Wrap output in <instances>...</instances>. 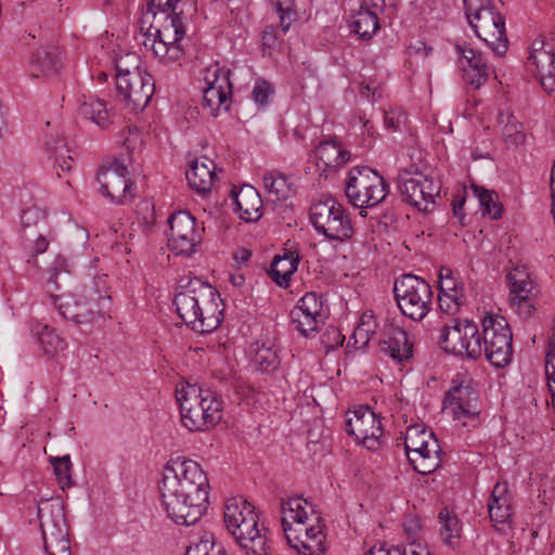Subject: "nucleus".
Returning <instances> with one entry per match:
<instances>
[{
	"instance_id": "13d9d810",
	"label": "nucleus",
	"mask_w": 555,
	"mask_h": 555,
	"mask_svg": "<svg viewBox=\"0 0 555 555\" xmlns=\"http://www.w3.org/2000/svg\"><path fill=\"white\" fill-rule=\"evenodd\" d=\"M262 46L267 49L275 47L278 38L272 26H267L261 34Z\"/></svg>"
},
{
	"instance_id": "052dcab7",
	"label": "nucleus",
	"mask_w": 555,
	"mask_h": 555,
	"mask_svg": "<svg viewBox=\"0 0 555 555\" xmlns=\"http://www.w3.org/2000/svg\"><path fill=\"white\" fill-rule=\"evenodd\" d=\"M353 338L354 344H360L361 347L366 346L370 340L374 339L371 335L363 331V327H360L359 325L353 332Z\"/></svg>"
},
{
	"instance_id": "8fccbe9b",
	"label": "nucleus",
	"mask_w": 555,
	"mask_h": 555,
	"mask_svg": "<svg viewBox=\"0 0 555 555\" xmlns=\"http://www.w3.org/2000/svg\"><path fill=\"white\" fill-rule=\"evenodd\" d=\"M274 93L272 83L264 79H257L251 91V98L260 107H266Z\"/></svg>"
},
{
	"instance_id": "e2e57ef3",
	"label": "nucleus",
	"mask_w": 555,
	"mask_h": 555,
	"mask_svg": "<svg viewBox=\"0 0 555 555\" xmlns=\"http://www.w3.org/2000/svg\"><path fill=\"white\" fill-rule=\"evenodd\" d=\"M464 204H465V198H461L459 199L457 202H454L453 203V215L460 220L462 221L463 218H464V212H463V207H464Z\"/></svg>"
},
{
	"instance_id": "680f3d73",
	"label": "nucleus",
	"mask_w": 555,
	"mask_h": 555,
	"mask_svg": "<svg viewBox=\"0 0 555 555\" xmlns=\"http://www.w3.org/2000/svg\"><path fill=\"white\" fill-rule=\"evenodd\" d=\"M49 247V241L42 234H39L34 242V254L39 255L44 253Z\"/></svg>"
},
{
	"instance_id": "473e14b6",
	"label": "nucleus",
	"mask_w": 555,
	"mask_h": 555,
	"mask_svg": "<svg viewBox=\"0 0 555 555\" xmlns=\"http://www.w3.org/2000/svg\"><path fill=\"white\" fill-rule=\"evenodd\" d=\"M488 511L491 521L506 524L512 516V507L507 495L506 483L498 482L488 502Z\"/></svg>"
},
{
	"instance_id": "864d4df0",
	"label": "nucleus",
	"mask_w": 555,
	"mask_h": 555,
	"mask_svg": "<svg viewBox=\"0 0 555 555\" xmlns=\"http://www.w3.org/2000/svg\"><path fill=\"white\" fill-rule=\"evenodd\" d=\"M46 211L37 205L24 209L21 216L22 225L24 230L31 225H37L40 221L46 219Z\"/></svg>"
},
{
	"instance_id": "f03ea898",
	"label": "nucleus",
	"mask_w": 555,
	"mask_h": 555,
	"mask_svg": "<svg viewBox=\"0 0 555 555\" xmlns=\"http://www.w3.org/2000/svg\"><path fill=\"white\" fill-rule=\"evenodd\" d=\"M183 10L179 12L144 11L139 21L137 39L164 63H173L183 55L181 40L185 35Z\"/></svg>"
},
{
	"instance_id": "2eb2a0df",
	"label": "nucleus",
	"mask_w": 555,
	"mask_h": 555,
	"mask_svg": "<svg viewBox=\"0 0 555 555\" xmlns=\"http://www.w3.org/2000/svg\"><path fill=\"white\" fill-rule=\"evenodd\" d=\"M398 183L403 201L425 212L433 209L441 189L438 180L414 165L399 173Z\"/></svg>"
},
{
	"instance_id": "39448f33",
	"label": "nucleus",
	"mask_w": 555,
	"mask_h": 555,
	"mask_svg": "<svg viewBox=\"0 0 555 555\" xmlns=\"http://www.w3.org/2000/svg\"><path fill=\"white\" fill-rule=\"evenodd\" d=\"M181 422L190 431H204L217 425L222 418L220 397L199 384H180L176 388Z\"/></svg>"
},
{
	"instance_id": "9d476101",
	"label": "nucleus",
	"mask_w": 555,
	"mask_h": 555,
	"mask_svg": "<svg viewBox=\"0 0 555 555\" xmlns=\"http://www.w3.org/2000/svg\"><path fill=\"white\" fill-rule=\"evenodd\" d=\"M43 546L48 555H70L68 526L61 502L43 501L37 507Z\"/></svg>"
},
{
	"instance_id": "7c9ffc66",
	"label": "nucleus",
	"mask_w": 555,
	"mask_h": 555,
	"mask_svg": "<svg viewBox=\"0 0 555 555\" xmlns=\"http://www.w3.org/2000/svg\"><path fill=\"white\" fill-rule=\"evenodd\" d=\"M318 163H322L324 169H337L350 159V152L343 149L336 139L320 142L314 151ZM320 166V164H318Z\"/></svg>"
},
{
	"instance_id": "0e129e2a",
	"label": "nucleus",
	"mask_w": 555,
	"mask_h": 555,
	"mask_svg": "<svg viewBox=\"0 0 555 555\" xmlns=\"http://www.w3.org/2000/svg\"><path fill=\"white\" fill-rule=\"evenodd\" d=\"M385 125L388 127V128H393L396 129L399 125V119L398 118H395L393 116H390V115H386L385 116Z\"/></svg>"
},
{
	"instance_id": "79ce46f5",
	"label": "nucleus",
	"mask_w": 555,
	"mask_h": 555,
	"mask_svg": "<svg viewBox=\"0 0 555 555\" xmlns=\"http://www.w3.org/2000/svg\"><path fill=\"white\" fill-rule=\"evenodd\" d=\"M470 191L478 198L483 216L496 220L502 217L503 206L499 203L498 194L477 184L470 185Z\"/></svg>"
},
{
	"instance_id": "58836bf2",
	"label": "nucleus",
	"mask_w": 555,
	"mask_h": 555,
	"mask_svg": "<svg viewBox=\"0 0 555 555\" xmlns=\"http://www.w3.org/2000/svg\"><path fill=\"white\" fill-rule=\"evenodd\" d=\"M462 319H455L451 324L446 323L438 337L439 346L449 353L462 356L461 343Z\"/></svg>"
},
{
	"instance_id": "9b49d317",
	"label": "nucleus",
	"mask_w": 555,
	"mask_h": 555,
	"mask_svg": "<svg viewBox=\"0 0 555 555\" xmlns=\"http://www.w3.org/2000/svg\"><path fill=\"white\" fill-rule=\"evenodd\" d=\"M310 221L315 231L330 241L347 242L353 236V227L346 208L333 197L310 207Z\"/></svg>"
},
{
	"instance_id": "412c9836",
	"label": "nucleus",
	"mask_w": 555,
	"mask_h": 555,
	"mask_svg": "<svg viewBox=\"0 0 555 555\" xmlns=\"http://www.w3.org/2000/svg\"><path fill=\"white\" fill-rule=\"evenodd\" d=\"M527 67L548 94L555 92V41L538 38L530 48Z\"/></svg>"
},
{
	"instance_id": "393cba45",
	"label": "nucleus",
	"mask_w": 555,
	"mask_h": 555,
	"mask_svg": "<svg viewBox=\"0 0 555 555\" xmlns=\"http://www.w3.org/2000/svg\"><path fill=\"white\" fill-rule=\"evenodd\" d=\"M444 403L453 406L455 418L479 414V395L472 384H456L447 392Z\"/></svg>"
},
{
	"instance_id": "338daca9",
	"label": "nucleus",
	"mask_w": 555,
	"mask_h": 555,
	"mask_svg": "<svg viewBox=\"0 0 555 555\" xmlns=\"http://www.w3.org/2000/svg\"><path fill=\"white\" fill-rule=\"evenodd\" d=\"M386 550L389 555H406L405 552L398 546L386 548ZM411 555H417V554L415 552H412Z\"/></svg>"
},
{
	"instance_id": "dca6fc26",
	"label": "nucleus",
	"mask_w": 555,
	"mask_h": 555,
	"mask_svg": "<svg viewBox=\"0 0 555 555\" xmlns=\"http://www.w3.org/2000/svg\"><path fill=\"white\" fill-rule=\"evenodd\" d=\"M358 325L374 339H378L380 351L389 356L396 364H403L412 357L413 346L403 328L389 325L385 326V333L379 334V325L372 311H364Z\"/></svg>"
},
{
	"instance_id": "5701e85b",
	"label": "nucleus",
	"mask_w": 555,
	"mask_h": 555,
	"mask_svg": "<svg viewBox=\"0 0 555 555\" xmlns=\"http://www.w3.org/2000/svg\"><path fill=\"white\" fill-rule=\"evenodd\" d=\"M282 527L285 534L294 528L302 527L309 522H320L321 516L315 506L301 496L292 498L281 503Z\"/></svg>"
},
{
	"instance_id": "4be33fe9",
	"label": "nucleus",
	"mask_w": 555,
	"mask_h": 555,
	"mask_svg": "<svg viewBox=\"0 0 555 555\" xmlns=\"http://www.w3.org/2000/svg\"><path fill=\"white\" fill-rule=\"evenodd\" d=\"M459 62L466 83L479 88L488 80L492 73L483 54L469 44L456 46Z\"/></svg>"
},
{
	"instance_id": "a19ab883",
	"label": "nucleus",
	"mask_w": 555,
	"mask_h": 555,
	"mask_svg": "<svg viewBox=\"0 0 555 555\" xmlns=\"http://www.w3.org/2000/svg\"><path fill=\"white\" fill-rule=\"evenodd\" d=\"M498 121L502 127V135L509 146H518L525 142L524 126L513 114L500 112Z\"/></svg>"
},
{
	"instance_id": "a878e982",
	"label": "nucleus",
	"mask_w": 555,
	"mask_h": 555,
	"mask_svg": "<svg viewBox=\"0 0 555 555\" xmlns=\"http://www.w3.org/2000/svg\"><path fill=\"white\" fill-rule=\"evenodd\" d=\"M234 211L245 222H256L262 217L263 203L259 192L245 184L238 191L232 190Z\"/></svg>"
},
{
	"instance_id": "423d86ee",
	"label": "nucleus",
	"mask_w": 555,
	"mask_h": 555,
	"mask_svg": "<svg viewBox=\"0 0 555 555\" xmlns=\"http://www.w3.org/2000/svg\"><path fill=\"white\" fill-rule=\"evenodd\" d=\"M49 302L53 305L60 315L77 324L91 323L109 308L111 296L107 294L104 276H98L91 286H85L82 293L74 295L50 294Z\"/></svg>"
},
{
	"instance_id": "cd10ccee",
	"label": "nucleus",
	"mask_w": 555,
	"mask_h": 555,
	"mask_svg": "<svg viewBox=\"0 0 555 555\" xmlns=\"http://www.w3.org/2000/svg\"><path fill=\"white\" fill-rule=\"evenodd\" d=\"M61 67V52L56 47L40 48L33 54L29 64L30 76L37 78L56 75Z\"/></svg>"
},
{
	"instance_id": "37998d69",
	"label": "nucleus",
	"mask_w": 555,
	"mask_h": 555,
	"mask_svg": "<svg viewBox=\"0 0 555 555\" xmlns=\"http://www.w3.org/2000/svg\"><path fill=\"white\" fill-rule=\"evenodd\" d=\"M438 302L441 311L449 315H454L460 312L461 308L466 304V295L464 283L456 285L449 292H443L438 295Z\"/></svg>"
},
{
	"instance_id": "c03bdc74",
	"label": "nucleus",
	"mask_w": 555,
	"mask_h": 555,
	"mask_svg": "<svg viewBox=\"0 0 555 555\" xmlns=\"http://www.w3.org/2000/svg\"><path fill=\"white\" fill-rule=\"evenodd\" d=\"M507 281L511 287V298L533 295V282L526 268L516 267L511 270L507 274Z\"/></svg>"
},
{
	"instance_id": "de8ad7c7",
	"label": "nucleus",
	"mask_w": 555,
	"mask_h": 555,
	"mask_svg": "<svg viewBox=\"0 0 555 555\" xmlns=\"http://www.w3.org/2000/svg\"><path fill=\"white\" fill-rule=\"evenodd\" d=\"M51 463L53 465V469L55 476L57 478L59 485L62 489L69 488L73 485L70 468L72 462L69 455H64L62 457H51Z\"/></svg>"
},
{
	"instance_id": "20e7f679",
	"label": "nucleus",
	"mask_w": 555,
	"mask_h": 555,
	"mask_svg": "<svg viewBox=\"0 0 555 555\" xmlns=\"http://www.w3.org/2000/svg\"><path fill=\"white\" fill-rule=\"evenodd\" d=\"M224 522L243 555H271V533L259 521L255 507L243 498H230L224 505Z\"/></svg>"
},
{
	"instance_id": "0eeeda50",
	"label": "nucleus",
	"mask_w": 555,
	"mask_h": 555,
	"mask_svg": "<svg viewBox=\"0 0 555 555\" xmlns=\"http://www.w3.org/2000/svg\"><path fill=\"white\" fill-rule=\"evenodd\" d=\"M466 18L475 34L485 41L496 55L505 54L507 37L505 18L490 0H464Z\"/></svg>"
},
{
	"instance_id": "6e6d98bb",
	"label": "nucleus",
	"mask_w": 555,
	"mask_h": 555,
	"mask_svg": "<svg viewBox=\"0 0 555 555\" xmlns=\"http://www.w3.org/2000/svg\"><path fill=\"white\" fill-rule=\"evenodd\" d=\"M464 283L460 276L455 275L450 268L442 267L439 274V294L449 292L451 288L456 287Z\"/></svg>"
},
{
	"instance_id": "774afa93",
	"label": "nucleus",
	"mask_w": 555,
	"mask_h": 555,
	"mask_svg": "<svg viewBox=\"0 0 555 555\" xmlns=\"http://www.w3.org/2000/svg\"><path fill=\"white\" fill-rule=\"evenodd\" d=\"M421 46L420 48L416 49V52H423V54L425 56H427L428 54H430V52L433 51V48L429 47V46H426L424 42H421Z\"/></svg>"
},
{
	"instance_id": "5fc2aeb1",
	"label": "nucleus",
	"mask_w": 555,
	"mask_h": 555,
	"mask_svg": "<svg viewBox=\"0 0 555 555\" xmlns=\"http://www.w3.org/2000/svg\"><path fill=\"white\" fill-rule=\"evenodd\" d=\"M273 1H274L273 3L276 8V11L280 15V27L282 28L283 33H286L289 29L292 22L295 21L297 13L289 5L284 8L285 1H283V0H273Z\"/></svg>"
},
{
	"instance_id": "e433bc0d",
	"label": "nucleus",
	"mask_w": 555,
	"mask_h": 555,
	"mask_svg": "<svg viewBox=\"0 0 555 555\" xmlns=\"http://www.w3.org/2000/svg\"><path fill=\"white\" fill-rule=\"evenodd\" d=\"M351 27L360 39H371L379 28L377 11L360 7L359 11L351 16Z\"/></svg>"
},
{
	"instance_id": "72a5a7b5",
	"label": "nucleus",
	"mask_w": 555,
	"mask_h": 555,
	"mask_svg": "<svg viewBox=\"0 0 555 555\" xmlns=\"http://www.w3.org/2000/svg\"><path fill=\"white\" fill-rule=\"evenodd\" d=\"M299 257L293 253L276 256L268 272L269 276L281 287H287L292 275L297 271Z\"/></svg>"
},
{
	"instance_id": "c85d7f7f",
	"label": "nucleus",
	"mask_w": 555,
	"mask_h": 555,
	"mask_svg": "<svg viewBox=\"0 0 555 555\" xmlns=\"http://www.w3.org/2000/svg\"><path fill=\"white\" fill-rule=\"evenodd\" d=\"M44 151L48 157L53 159V166L59 177H61V172H68L72 169L74 158L62 135L52 132L47 133L44 138Z\"/></svg>"
},
{
	"instance_id": "ea45409f",
	"label": "nucleus",
	"mask_w": 555,
	"mask_h": 555,
	"mask_svg": "<svg viewBox=\"0 0 555 555\" xmlns=\"http://www.w3.org/2000/svg\"><path fill=\"white\" fill-rule=\"evenodd\" d=\"M254 363L256 369L261 373L274 372L280 365V359L274 344L270 340L263 341L261 345L256 343Z\"/></svg>"
},
{
	"instance_id": "09e8293b",
	"label": "nucleus",
	"mask_w": 555,
	"mask_h": 555,
	"mask_svg": "<svg viewBox=\"0 0 555 555\" xmlns=\"http://www.w3.org/2000/svg\"><path fill=\"white\" fill-rule=\"evenodd\" d=\"M298 307H301L304 311H312L321 315H326L324 309V299L321 294L315 292L306 293L297 302Z\"/></svg>"
},
{
	"instance_id": "7ed1b4c3",
	"label": "nucleus",
	"mask_w": 555,
	"mask_h": 555,
	"mask_svg": "<svg viewBox=\"0 0 555 555\" xmlns=\"http://www.w3.org/2000/svg\"><path fill=\"white\" fill-rule=\"evenodd\" d=\"M173 305L184 324L202 334L215 331L223 319L220 295L211 285L198 279L180 286Z\"/></svg>"
},
{
	"instance_id": "2f4dec72",
	"label": "nucleus",
	"mask_w": 555,
	"mask_h": 555,
	"mask_svg": "<svg viewBox=\"0 0 555 555\" xmlns=\"http://www.w3.org/2000/svg\"><path fill=\"white\" fill-rule=\"evenodd\" d=\"M262 181L270 201H286L296 192L291 177L278 170L264 172Z\"/></svg>"
},
{
	"instance_id": "bb28decb",
	"label": "nucleus",
	"mask_w": 555,
	"mask_h": 555,
	"mask_svg": "<svg viewBox=\"0 0 555 555\" xmlns=\"http://www.w3.org/2000/svg\"><path fill=\"white\" fill-rule=\"evenodd\" d=\"M190 186L198 194L205 196L210 193L217 179L216 165L208 157L195 158L185 172Z\"/></svg>"
},
{
	"instance_id": "b1692460",
	"label": "nucleus",
	"mask_w": 555,
	"mask_h": 555,
	"mask_svg": "<svg viewBox=\"0 0 555 555\" xmlns=\"http://www.w3.org/2000/svg\"><path fill=\"white\" fill-rule=\"evenodd\" d=\"M288 545L301 555H317L324 552V533L320 522H309L294 528L285 534Z\"/></svg>"
},
{
	"instance_id": "3c124183",
	"label": "nucleus",
	"mask_w": 555,
	"mask_h": 555,
	"mask_svg": "<svg viewBox=\"0 0 555 555\" xmlns=\"http://www.w3.org/2000/svg\"><path fill=\"white\" fill-rule=\"evenodd\" d=\"M545 382H555V326L548 338L544 363Z\"/></svg>"
},
{
	"instance_id": "4d7b16f0",
	"label": "nucleus",
	"mask_w": 555,
	"mask_h": 555,
	"mask_svg": "<svg viewBox=\"0 0 555 555\" xmlns=\"http://www.w3.org/2000/svg\"><path fill=\"white\" fill-rule=\"evenodd\" d=\"M181 2L182 0H147V8L145 11L173 12L178 10L179 3Z\"/></svg>"
},
{
	"instance_id": "603ef678",
	"label": "nucleus",
	"mask_w": 555,
	"mask_h": 555,
	"mask_svg": "<svg viewBox=\"0 0 555 555\" xmlns=\"http://www.w3.org/2000/svg\"><path fill=\"white\" fill-rule=\"evenodd\" d=\"M511 305L513 308L516 309V312L524 319L529 318L532 315L534 311V296L533 295H527V296H519L517 298H509Z\"/></svg>"
},
{
	"instance_id": "bf43d9fd",
	"label": "nucleus",
	"mask_w": 555,
	"mask_h": 555,
	"mask_svg": "<svg viewBox=\"0 0 555 555\" xmlns=\"http://www.w3.org/2000/svg\"><path fill=\"white\" fill-rule=\"evenodd\" d=\"M391 0H361L362 8L377 11V13L382 12L387 5H391Z\"/></svg>"
},
{
	"instance_id": "4468645a",
	"label": "nucleus",
	"mask_w": 555,
	"mask_h": 555,
	"mask_svg": "<svg viewBox=\"0 0 555 555\" xmlns=\"http://www.w3.org/2000/svg\"><path fill=\"white\" fill-rule=\"evenodd\" d=\"M115 68L118 95L132 112L143 111L155 92L153 77L147 73L139 72L137 65H133L131 70L130 68H122L121 62H117Z\"/></svg>"
},
{
	"instance_id": "6ab92c4d",
	"label": "nucleus",
	"mask_w": 555,
	"mask_h": 555,
	"mask_svg": "<svg viewBox=\"0 0 555 555\" xmlns=\"http://www.w3.org/2000/svg\"><path fill=\"white\" fill-rule=\"evenodd\" d=\"M168 246L177 255H191L201 243L204 228L199 227L195 217L189 211L179 210L169 219Z\"/></svg>"
},
{
	"instance_id": "49530a36",
	"label": "nucleus",
	"mask_w": 555,
	"mask_h": 555,
	"mask_svg": "<svg viewBox=\"0 0 555 555\" xmlns=\"http://www.w3.org/2000/svg\"><path fill=\"white\" fill-rule=\"evenodd\" d=\"M185 555H229L220 544L215 542L212 533H205L201 540L186 550Z\"/></svg>"
},
{
	"instance_id": "69168bd1",
	"label": "nucleus",
	"mask_w": 555,
	"mask_h": 555,
	"mask_svg": "<svg viewBox=\"0 0 555 555\" xmlns=\"http://www.w3.org/2000/svg\"><path fill=\"white\" fill-rule=\"evenodd\" d=\"M128 60H131L135 64L138 62V56L135 54H127L126 57H121V59L117 60L116 63L121 62L122 68H129L127 66Z\"/></svg>"
},
{
	"instance_id": "f257e3e1",
	"label": "nucleus",
	"mask_w": 555,
	"mask_h": 555,
	"mask_svg": "<svg viewBox=\"0 0 555 555\" xmlns=\"http://www.w3.org/2000/svg\"><path fill=\"white\" fill-rule=\"evenodd\" d=\"M209 490L208 477L196 461L176 456L163 468L160 504L177 525L191 526L203 517L209 503Z\"/></svg>"
},
{
	"instance_id": "6e6552de",
	"label": "nucleus",
	"mask_w": 555,
	"mask_h": 555,
	"mask_svg": "<svg viewBox=\"0 0 555 555\" xmlns=\"http://www.w3.org/2000/svg\"><path fill=\"white\" fill-rule=\"evenodd\" d=\"M388 193L389 184L372 168L356 166L349 170L345 194L353 207L361 209V217H366L367 208L376 207L384 202Z\"/></svg>"
},
{
	"instance_id": "c9c22d12",
	"label": "nucleus",
	"mask_w": 555,
	"mask_h": 555,
	"mask_svg": "<svg viewBox=\"0 0 555 555\" xmlns=\"http://www.w3.org/2000/svg\"><path fill=\"white\" fill-rule=\"evenodd\" d=\"M460 345H463L462 356H466L470 359H478L482 356V343L479 328L476 323L468 319H462Z\"/></svg>"
},
{
	"instance_id": "c756f323",
	"label": "nucleus",
	"mask_w": 555,
	"mask_h": 555,
	"mask_svg": "<svg viewBox=\"0 0 555 555\" xmlns=\"http://www.w3.org/2000/svg\"><path fill=\"white\" fill-rule=\"evenodd\" d=\"M79 114L89 119L101 129H106L112 124L111 107L105 100L95 95L83 94L80 99Z\"/></svg>"
},
{
	"instance_id": "ddd939ff",
	"label": "nucleus",
	"mask_w": 555,
	"mask_h": 555,
	"mask_svg": "<svg viewBox=\"0 0 555 555\" xmlns=\"http://www.w3.org/2000/svg\"><path fill=\"white\" fill-rule=\"evenodd\" d=\"M481 326L482 354L496 367L507 365L513 356V335L507 320L500 314L487 313Z\"/></svg>"
},
{
	"instance_id": "f3484780",
	"label": "nucleus",
	"mask_w": 555,
	"mask_h": 555,
	"mask_svg": "<svg viewBox=\"0 0 555 555\" xmlns=\"http://www.w3.org/2000/svg\"><path fill=\"white\" fill-rule=\"evenodd\" d=\"M232 72L218 63L205 69L203 90V108L214 117L229 111L232 102Z\"/></svg>"
},
{
	"instance_id": "f8f14e48",
	"label": "nucleus",
	"mask_w": 555,
	"mask_h": 555,
	"mask_svg": "<svg viewBox=\"0 0 555 555\" xmlns=\"http://www.w3.org/2000/svg\"><path fill=\"white\" fill-rule=\"evenodd\" d=\"M404 449L410 464L418 474H430L440 466L439 442L431 430L421 425L406 428Z\"/></svg>"
},
{
	"instance_id": "4c0bfd02",
	"label": "nucleus",
	"mask_w": 555,
	"mask_h": 555,
	"mask_svg": "<svg viewBox=\"0 0 555 555\" xmlns=\"http://www.w3.org/2000/svg\"><path fill=\"white\" fill-rule=\"evenodd\" d=\"M292 321L297 331L305 337L313 336L320 326L324 323L326 315L304 311L301 307L296 306L291 312Z\"/></svg>"
},
{
	"instance_id": "f704fd0d",
	"label": "nucleus",
	"mask_w": 555,
	"mask_h": 555,
	"mask_svg": "<svg viewBox=\"0 0 555 555\" xmlns=\"http://www.w3.org/2000/svg\"><path fill=\"white\" fill-rule=\"evenodd\" d=\"M31 331L37 337L42 352L48 357H56L67 347L66 341L47 324L37 323Z\"/></svg>"
},
{
	"instance_id": "a18cd8bd",
	"label": "nucleus",
	"mask_w": 555,
	"mask_h": 555,
	"mask_svg": "<svg viewBox=\"0 0 555 555\" xmlns=\"http://www.w3.org/2000/svg\"><path fill=\"white\" fill-rule=\"evenodd\" d=\"M442 540L449 546L455 545V540L461 535V524L457 516L453 515L448 508H443L439 514Z\"/></svg>"
},
{
	"instance_id": "aec40b11",
	"label": "nucleus",
	"mask_w": 555,
	"mask_h": 555,
	"mask_svg": "<svg viewBox=\"0 0 555 555\" xmlns=\"http://www.w3.org/2000/svg\"><path fill=\"white\" fill-rule=\"evenodd\" d=\"M345 430L369 450L379 446L383 426L377 415L367 406L360 405L346 414Z\"/></svg>"
},
{
	"instance_id": "a211bd4d",
	"label": "nucleus",
	"mask_w": 555,
	"mask_h": 555,
	"mask_svg": "<svg viewBox=\"0 0 555 555\" xmlns=\"http://www.w3.org/2000/svg\"><path fill=\"white\" fill-rule=\"evenodd\" d=\"M128 175V168L118 159H114L106 167H101L96 173L100 192L117 205L132 202L135 197V191Z\"/></svg>"
},
{
	"instance_id": "1a4fd4ad",
	"label": "nucleus",
	"mask_w": 555,
	"mask_h": 555,
	"mask_svg": "<svg viewBox=\"0 0 555 555\" xmlns=\"http://www.w3.org/2000/svg\"><path fill=\"white\" fill-rule=\"evenodd\" d=\"M393 294L400 312L415 322L423 321L433 307L430 284L412 273H404L393 283Z\"/></svg>"
}]
</instances>
